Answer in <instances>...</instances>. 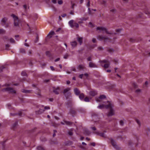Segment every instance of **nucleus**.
<instances>
[{"instance_id": "24", "label": "nucleus", "mask_w": 150, "mask_h": 150, "mask_svg": "<svg viewBox=\"0 0 150 150\" xmlns=\"http://www.w3.org/2000/svg\"><path fill=\"white\" fill-rule=\"evenodd\" d=\"M135 121L137 123L139 127H140L141 125V123L140 121L137 119H135Z\"/></svg>"}, {"instance_id": "16", "label": "nucleus", "mask_w": 150, "mask_h": 150, "mask_svg": "<svg viewBox=\"0 0 150 150\" xmlns=\"http://www.w3.org/2000/svg\"><path fill=\"white\" fill-rule=\"evenodd\" d=\"M74 91L75 94L77 96L79 95L80 93V91L76 88L74 89Z\"/></svg>"}, {"instance_id": "53", "label": "nucleus", "mask_w": 150, "mask_h": 150, "mask_svg": "<svg viewBox=\"0 0 150 150\" xmlns=\"http://www.w3.org/2000/svg\"><path fill=\"white\" fill-rule=\"evenodd\" d=\"M92 41L93 43H96V40L94 38H93L92 39Z\"/></svg>"}, {"instance_id": "21", "label": "nucleus", "mask_w": 150, "mask_h": 150, "mask_svg": "<svg viewBox=\"0 0 150 150\" xmlns=\"http://www.w3.org/2000/svg\"><path fill=\"white\" fill-rule=\"evenodd\" d=\"M71 44L73 47H74L76 45L77 42L76 41H74L71 42Z\"/></svg>"}, {"instance_id": "12", "label": "nucleus", "mask_w": 150, "mask_h": 150, "mask_svg": "<svg viewBox=\"0 0 150 150\" xmlns=\"http://www.w3.org/2000/svg\"><path fill=\"white\" fill-rule=\"evenodd\" d=\"M97 94V92L96 91H90L89 93V95L94 96H96Z\"/></svg>"}, {"instance_id": "23", "label": "nucleus", "mask_w": 150, "mask_h": 150, "mask_svg": "<svg viewBox=\"0 0 150 150\" xmlns=\"http://www.w3.org/2000/svg\"><path fill=\"white\" fill-rule=\"evenodd\" d=\"M78 41L79 42L80 45H81L82 44V38H79L78 39Z\"/></svg>"}, {"instance_id": "19", "label": "nucleus", "mask_w": 150, "mask_h": 150, "mask_svg": "<svg viewBox=\"0 0 150 150\" xmlns=\"http://www.w3.org/2000/svg\"><path fill=\"white\" fill-rule=\"evenodd\" d=\"M54 33V32L53 31H51L49 33L48 35L49 36L50 38H51L52 37V36L53 35Z\"/></svg>"}, {"instance_id": "1", "label": "nucleus", "mask_w": 150, "mask_h": 150, "mask_svg": "<svg viewBox=\"0 0 150 150\" xmlns=\"http://www.w3.org/2000/svg\"><path fill=\"white\" fill-rule=\"evenodd\" d=\"M107 102L108 103V105H105L104 104L102 105H100L98 106V108L100 109H102L104 107L107 109H110V111L108 114V116H112L114 114V111L112 109V107H113V106L108 101H107Z\"/></svg>"}, {"instance_id": "2", "label": "nucleus", "mask_w": 150, "mask_h": 150, "mask_svg": "<svg viewBox=\"0 0 150 150\" xmlns=\"http://www.w3.org/2000/svg\"><path fill=\"white\" fill-rule=\"evenodd\" d=\"M3 92L8 91L12 94H16V92L15 90H14L12 88L8 87L6 88L3 89L2 90Z\"/></svg>"}, {"instance_id": "22", "label": "nucleus", "mask_w": 150, "mask_h": 150, "mask_svg": "<svg viewBox=\"0 0 150 150\" xmlns=\"http://www.w3.org/2000/svg\"><path fill=\"white\" fill-rule=\"evenodd\" d=\"M19 52L22 54H25V51L24 49L23 48H21L19 50Z\"/></svg>"}, {"instance_id": "40", "label": "nucleus", "mask_w": 150, "mask_h": 150, "mask_svg": "<svg viewBox=\"0 0 150 150\" xmlns=\"http://www.w3.org/2000/svg\"><path fill=\"white\" fill-rule=\"evenodd\" d=\"M108 51L110 53H112L114 52V50L112 49H109L108 50Z\"/></svg>"}, {"instance_id": "41", "label": "nucleus", "mask_w": 150, "mask_h": 150, "mask_svg": "<svg viewBox=\"0 0 150 150\" xmlns=\"http://www.w3.org/2000/svg\"><path fill=\"white\" fill-rule=\"evenodd\" d=\"M10 42L11 43H14L15 42V41L12 38H11L10 39Z\"/></svg>"}, {"instance_id": "57", "label": "nucleus", "mask_w": 150, "mask_h": 150, "mask_svg": "<svg viewBox=\"0 0 150 150\" xmlns=\"http://www.w3.org/2000/svg\"><path fill=\"white\" fill-rule=\"evenodd\" d=\"M59 60H60V58H58L54 60V62H57V61H59Z\"/></svg>"}, {"instance_id": "32", "label": "nucleus", "mask_w": 150, "mask_h": 150, "mask_svg": "<svg viewBox=\"0 0 150 150\" xmlns=\"http://www.w3.org/2000/svg\"><path fill=\"white\" fill-rule=\"evenodd\" d=\"M135 92L138 94H140L141 92V90L140 89H137L136 90Z\"/></svg>"}, {"instance_id": "37", "label": "nucleus", "mask_w": 150, "mask_h": 150, "mask_svg": "<svg viewBox=\"0 0 150 150\" xmlns=\"http://www.w3.org/2000/svg\"><path fill=\"white\" fill-rule=\"evenodd\" d=\"M38 150H44L43 148L40 146H39L37 147Z\"/></svg>"}, {"instance_id": "26", "label": "nucleus", "mask_w": 150, "mask_h": 150, "mask_svg": "<svg viewBox=\"0 0 150 150\" xmlns=\"http://www.w3.org/2000/svg\"><path fill=\"white\" fill-rule=\"evenodd\" d=\"M31 91L30 90H28L23 89L22 90V92L23 93H30L31 92Z\"/></svg>"}, {"instance_id": "29", "label": "nucleus", "mask_w": 150, "mask_h": 150, "mask_svg": "<svg viewBox=\"0 0 150 150\" xmlns=\"http://www.w3.org/2000/svg\"><path fill=\"white\" fill-rule=\"evenodd\" d=\"M64 122L65 124L67 125H70L72 124V122L68 121H65Z\"/></svg>"}, {"instance_id": "33", "label": "nucleus", "mask_w": 150, "mask_h": 150, "mask_svg": "<svg viewBox=\"0 0 150 150\" xmlns=\"http://www.w3.org/2000/svg\"><path fill=\"white\" fill-rule=\"evenodd\" d=\"M84 66H78V69H79V71H81L83 70Z\"/></svg>"}, {"instance_id": "59", "label": "nucleus", "mask_w": 150, "mask_h": 150, "mask_svg": "<svg viewBox=\"0 0 150 150\" xmlns=\"http://www.w3.org/2000/svg\"><path fill=\"white\" fill-rule=\"evenodd\" d=\"M145 13L146 14H150V12L148 11H147L145 12Z\"/></svg>"}, {"instance_id": "44", "label": "nucleus", "mask_w": 150, "mask_h": 150, "mask_svg": "<svg viewBox=\"0 0 150 150\" xmlns=\"http://www.w3.org/2000/svg\"><path fill=\"white\" fill-rule=\"evenodd\" d=\"M80 20L82 21H85L87 20V19L86 18L82 17L80 18Z\"/></svg>"}, {"instance_id": "63", "label": "nucleus", "mask_w": 150, "mask_h": 150, "mask_svg": "<svg viewBox=\"0 0 150 150\" xmlns=\"http://www.w3.org/2000/svg\"><path fill=\"white\" fill-rule=\"evenodd\" d=\"M67 16V15L65 13L63 14L62 15V17H64Z\"/></svg>"}, {"instance_id": "4", "label": "nucleus", "mask_w": 150, "mask_h": 150, "mask_svg": "<svg viewBox=\"0 0 150 150\" xmlns=\"http://www.w3.org/2000/svg\"><path fill=\"white\" fill-rule=\"evenodd\" d=\"M74 20H71L68 23L69 26L71 28H73L75 27L76 28H78L79 27V24L76 23H74Z\"/></svg>"}, {"instance_id": "17", "label": "nucleus", "mask_w": 150, "mask_h": 150, "mask_svg": "<svg viewBox=\"0 0 150 150\" xmlns=\"http://www.w3.org/2000/svg\"><path fill=\"white\" fill-rule=\"evenodd\" d=\"M84 97V96L83 93H81L79 95V98L81 100H83Z\"/></svg>"}, {"instance_id": "13", "label": "nucleus", "mask_w": 150, "mask_h": 150, "mask_svg": "<svg viewBox=\"0 0 150 150\" xmlns=\"http://www.w3.org/2000/svg\"><path fill=\"white\" fill-rule=\"evenodd\" d=\"M111 143L112 144V145L113 146V147L117 149L118 148L117 146V145L113 139H111Z\"/></svg>"}, {"instance_id": "50", "label": "nucleus", "mask_w": 150, "mask_h": 150, "mask_svg": "<svg viewBox=\"0 0 150 150\" xmlns=\"http://www.w3.org/2000/svg\"><path fill=\"white\" fill-rule=\"evenodd\" d=\"M91 128L93 131L96 130V128L95 127H92Z\"/></svg>"}, {"instance_id": "38", "label": "nucleus", "mask_w": 150, "mask_h": 150, "mask_svg": "<svg viewBox=\"0 0 150 150\" xmlns=\"http://www.w3.org/2000/svg\"><path fill=\"white\" fill-rule=\"evenodd\" d=\"M18 124V122H15L14 124L12 125V127L13 128H15Z\"/></svg>"}, {"instance_id": "7", "label": "nucleus", "mask_w": 150, "mask_h": 150, "mask_svg": "<svg viewBox=\"0 0 150 150\" xmlns=\"http://www.w3.org/2000/svg\"><path fill=\"white\" fill-rule=\"evenodd\" d=\"M7 20V18L6 17H4L2 18L1 21V24L2 26L6 25V27H8V24L6 23V22Z\"/></svg>"}, {"instance_id": "28", "label": "nucleus", "mask_w": 150, "mask_h": 150, "mask_svg": "<svg viewBox=\"0 0 150 150\" xmlns=\"http://www.w3.org/2000/svg\"><path fill=\"white\" fill-rule=\"evenodd\" d=\"M59 87H57V88L56 90H55L53 91L56 94H59V92L58 91H57V90H59Z\"/></svg>"}, {"instance_id": "47", "label": "nucleus", "mask_w": 150, "mask_h": 150, "mask_svg": "<svg viewBox=\"0 0 150 150\" xmlns=\"http://www.w3.org/2000/svg\"><path fill=\"white\" fill-rule=\"evenodd\" d=\"M143 13H141V14H140L138 16V17L139 18H143Z\"/></svg>"}, {"instance_id": "42", "label": "nucleus", "mask_w": 150, "mask_h": 150, "mask_svg": "<svg viewBox=\"0 0 150 150\" xmlns=\"http://www.w3.org/2000/svg\"><path fill=\"white\" fill-rule=\"evenodd\" d=\"M84 100L86 102H88L89 101L88 98L87 97H86L84 99Z\"/></svg>"}, {"instance_id": "20", "label": "nucleus", "mask_w": 150, "mask_h": 150, "mask_svg": "<svg viewBox=\"0 0 150 150\" xmlns=\"http://www.w3.org/2000/svg\"><path fill=\"white\" fill-rule=\"evenodd\" d=\"M96 133L97 134H98L100 136H101L102 137H105V135L104 133H99L97 132H96Z\"/></svg>"}, {"instance_id": "49", "label": "nucleus", "mask_w": 150, "mask_h": 150, "mask_svg": "<svg viewBox=\"0 0 150 150\" xmlns=\"http://www.w3.org/2000/svg\"><path fill=\"white\" fill-rule=\"evenodd\" d=\"M19 36L18 35H17L15 36V39L17 40H18L19 39H18L17 38L19 37Z\"/></svg>"}, {"instance_id": "35", "label": "nucleus", "mask_w": 150, "mask_h": 150, "mask_svg": "<svg viewBox=\"0 0 150 150\" xmlns=\"http://www.w3.org/2000/svg\"><path fill=\"white\" fill-rule=\"evenodd\" d=\"M5 31L3 29H0V34H2L5 33Z\"/></svg>"}, {"instance_id": "43", "label": "nucleus", "mask_w": 150, "mask_h": 150, "mask_svg": "<svg viewBox=\"0 0 150 150\" xmlns=\"http://www.w3.org/2000/svg\"><path fill=\"white\" fill-rule=\"evenodd\" d=\"M63 3V2L62 1V0H59L58 1V4L59 5L62 4Z\"/></svg>"}, {"instance_id": "36", "label": "nucleus", "mask_w": 150, "mask_h": 150, "mask_svg": "<svg viewBox=\"0 0 150 150\" xmlns=\"http://www.w3.org/2000/svg\"><path fill=\"white\" fill-rule=\"evenodd\" d=\"M120 123L121 125L123 126L124 124V121L123 120H120Z\"/></svg>"}, {"instance_id": "3", "label": "nucleus", "mask_w": 150, "mask_h": 150, "mask_svg": "<svg viewBox=\"0 0 150 150\" xmlns=\"http://www.w3.org/2000/svg\"><path fill=\"white\" fill-rule=\"evenodd\" d=\"M97 30H99L100 32L103 31V33H106L107 34H111L112 33L108 31L107 29L105 28L102 27H98L96 28Z\"/></svg>"}, {"instance_id": "10", "label": "nucleus", "mask_w": 150, "mask_h": 150, "mask_svg": "<svg viewBox=\"0 0 150 150\" xmlns=\"http://www.w3.org/2000/svg\"><path fill=\"white\" fill-rule=\"evenodd\" d=\"M105 98L106 96H105L102 95L100 96L99 98H96V100L97 102H100L102 101L103 99Z\"/></svg>"}, {"instance_id": "39", "label": "nucleus", "mask_w": 150, "mask_h": 150, "mask_svg": "<svg viewBox=\"0 0 150 150\" xmlns=\"http://www.w3.org/2000/svg\"><path fill=\"white\" fill-rule=\"evenodd\" d=\"M17 114H18L19 115H21V113H19L18 114V113H10V115L11 116H14L16 115H17Z\"/></svg>"}, {"instance_id": "5", "label": "nucleus", "mask_w": 150, "mask_h": 150, "mask_svg": "<svg viewBox=\"0 0 150 150\" xmlns=\"http://www.w3.org/2000/svg\"><path fill=\"white\" fill-rule=\"evenodd\" d=\"M71 88H70L67 87L64 89L63 91V93L65 96H69L71 95L70 90Z\"/></svg>"}, {"instance_id": "52", "label": "nucleus", "mask_w": 150, "mask_h": 150, "mask_svg": "<svg viewBox=\"0 0 150 150\" xmlns=\"http://www.w3.org/2000/svg\"><path fill=\"white\" fill-rule=\"evenodd\" d=\"M121 29H117L116 30V31L117 32H121Z\"/></svg>"}, {"instance_id": "56", "label": "nucleus", "mask_w": 150, "mask_h": 150, "mask_svg": "<svg viewBox=\"0 0 150 150\" xmlns=\"http://www.w3.org/2000/svg\"><path fill=\"white\" fill-rule=\"evenodd\" d=\"M83 74H80L79 75V77L81 79H82V77H83Z\"/></svg>"}, {"instance_id": "55", "label": "nucleus", "mask_w": 150, "mask_h": 150, "mask_svg": "<svg viewBox=\"0 0 150 150\" xmlns=\"http://www.w3.org/2000/svg\"><path fill=\"white\" fill-rule=\"evenodd\" d=\"M86 6H87L88 7L90 6V1L89 0L88 1L86 4Z\"/></svg>"}, {"instance_id": "15", "label": "nucleus", "mask_w": 150, "mask_h": 150, "mask_svg": "<svg viewBox=\"0 0 150 150\" xmlns=\"http://www.w3.org/2000/svg\"><path fill=\"white\" fill-rule=\"evenodd\" d=\"M57 67H59V69H57L56 68L54 69V68L53 66H50V68L51 69V70L52 71H54L55 70H56V71H59L60 70V69H62V66H57Z\"/></svg>"}, {"instance_id": "60", "label": "nucleus", "mask_w": 150, "mask_h": 150, "mask_svg": "<svg viewBox=\"0 0 150 150\" xmlns=\"http://www.w3.org/2000/svg\"><path fill=\"white\" fill-rule=\"evenodd\" d=\"M92 117H93V120H95L96 117L98 118V117L97 116H96V117H95L94 115H92Z\"/></svg>"}, {"instance_id": "64", "label": "nucleus", "mask_w": 150, "mask_h": 150, "mask_svg": "<svg viewBox=\"0 0 150 150\" xmlns=\"http://www.w3.org/2000/svg\"><path fill=\"white\" fill-rule=\"evenodd\" d=\"M91 144L93 146H95V144L94 142L91 143Z\"/></svg>"}, {"instance_id": "18", "label": "nucleus", "mask_w": 150, "mask_h": 150, "mask_svg": "<svg viewBox=\"0 0 150 150\" xmlns=\"http://www.w3.org/2000/svg\"><path fill=\"white\" fill-rule=\"evenodd\" d=\"M44 111V110L43 109H40L39 110L36 111V113L38 114H40L42 113Z\"/></svg>"}, {"instance_id": "27", "label": "nucleus", "mask_w": 150, "mask_h": 150, "mask_svg": "<svg viewBox=\"0 0 150 150\" xmlns=\"http://www.w3.org/2000/svg\"><path fill=\"white\" fill-rule=\"evenodd\" d=\"M21 75L23 76H27V74L25 71H22L21 73Z\"/></svg>"}, {"instance_id": "48", "label": "nucleus", "mask_w": 150, "mask_h": 150, "mask_svg": "<svg viewBox=\"0 0 150 150\" xmlns=\"http://www.w3.org/2000/svg\"><path fill=\"white\" fill-rule=\"evenodd\" d=\"M68 134L70 136L72 135L73 134V133L71 131H69L68 132Z\"/></svg>"}, {"instance_id": "25", "label": "nucleus", "mask_w": 150, "mask_h": 150, "mask_svg": "<svg viewBox=\"0 0 150 150\" xmlns=\"http://www.w3.org/2000/svg\"><path fill=\"white\" fill-rule=\"evenodd\" d=\"M132 140L133 142L134 143L137 144L138 141V138L137 137L135 139H133Z\"/></svg>"}, {"instance_id": "8", "label": "nucleus", "mask_w": 150, "mask_h": 150, "mask_svg": "<svg viewBox=\"0 0 150 150\" xmlns=\"http://www.w3.org/2000/svg\"><path fill=\"white\" fill-rule=\"evenodd\" d=\"M98 39L100 40H103L105 41H107L108 40V37H106L105 36H103L102 35H98L97 37Z\"/></svg>"}, {"instance_id": "14", "label": "nucleus", "mask_w": 150, "mask_h": 150, "mask_svg": "<svg viewBox=\"0 0 150 150\" xmlns=\"http://www.w3.org/2000/svg\"><path fill=\"white\" fill-rule=\"evenodd\" d=\"M116 12V11L115 8H113L110 9V13L112 15H113Z\"/></svg>"}, {"instance_id": "30", "label": "nucleus", "mask_w": 150, "mask_h": 150, "mask_svg": "<svg viewBox=\"0 0 150 150\" xmlns=\"http://www.w3.org/2000/svg\"><path fill=\"white\" fill-rule=\"evenodd\" d=\"M10 45H5V49L6 50H10V48H9Z\"/></svg>"}, {"instance_id": "51", "label": "nucleus", "mask_w": 150, "mask_h": 150, "mask_svg": "<svg viewBox=\"0 0 150 150\" xmlns=\"http://www.w3.org/2000/svg\"><path fill=\"white\" fill-rule=\"evenodd\" d=\"M52 2L54 4H55L57 3L56 0H52Z\"/></svg>"}, {"instance_id": "61", "label": "nucleus", "mask_w": 150, "mask_h": 150, "mask_svg": "<svg viewBox=\"0 0 150 150\" xmlns=\"http://www.w3.org/2000/svg\"><path fill=\"white\" fill-rule=\"evenodd\" d=\"M89 26H91V27L93 26V24H92V23L91 22L89 23Z\"/></svg>"}, {"instance_id": "34", "label": "nucleus", "mask_w": 150, "mask_h": 150, "mask_svg": "<svg viewBox=\"0 0 150 150\" xmlns=\"http://www.w3.org/2000/svg\"><path fill=\"white\" fill-rule=\"evenodd\" d=\"M69 56V54H68L67 53V54H65L64 55V58L65 59H67L68 58V57Z\"/></svg>"}, {"instance_id": "9", "label": "nucleus", "mask_w": 150, "mask_h": 150, "mask_svg": "<svg viewBox=\"0 0 150 150\" xmlns=\"http://www.w3.org/2000/svg\"><path fill=\"white\" fill-rule=\"evenodd\" d=\"M8 62L6 63H5L4 66H8L9 65H17L18 64V62L16 61H9V64L8 63Z\"/></svg>"}, {"instance_id": "46", "label": "nucleus", "mask_w": 150, "mask_h": 150, "mask_svg": "<svg viewBox=\"0 0 150 150\" xmlns=\"http://www.w3.org/2000/svg\"><path fill=\"white\" fill-rule=\"evenodd\" d=\"M5 68V67L4 66H0V72H1L2 71V69H3Z\"/></svg>"}, {"instance_id": "45", "label": "nucleus", "mask_w": 150, "mask_h": 150, "mask_svg": "<svg viewBox=\"0 0 150 150\" xmlns=\"http://www.w3.org/2000/svg\"><path fill=\"white\" fill-rule=\"evenodd\" d=\"M39 38L38 36H37L35 40L34 41L35 43H37L38 41Z\"/></svg>"}, {"instance_id": "58", "label": "nucleus", "mask_w": 150, "mask_h": 150, "mask_svg": "<svg viewBox=\"0 0 150 150\" xmlns=\"http://www.w3.org/2000/svg\"><path fill=\"white\" fill-rule=\"evenodd\" d=\"M23 7L25 9H26L27 8V6L26 5H24L23 6Z\"/></svg>"}, {"instance_id": "6", "label": "nucleus", "mask_w": 150, "mask_h": 150, "mask_svg": "<svg viewBox=\"0 0 150 150\" xmlns=\"http://www.w3.org/2000/svg\"><path fill=\"white\" fill-rule=\"evenodd\" d=\"M11 16L13 18L14 25L15 26H17L18 25V19L17 16H16L15 15L12 14L11 15Z\"/></svg>"}, {"instance_id": "62", "label": "nucleus", "mask_w": 150, "mask_h": 150, "mask_svg": "<svg viewBox=\"0 0 150 150\" xmlns=\"http://www.w3.org/2000/svg\"><path fill=\"white\" fill-rule=\"evenodd\" d=\"M70 83V81H69V80H68V81H67V85H69V84Z\"/></svg>"}, {"instance_id": "54", "label": "nucleus", "mask_w": 150, "mask_h": 150, "mask_svg": "<svg viewBox=\"0 0 150 150\" xmlns=\"http://www.w3.org/2000/svg\"><path fill=\"white\" fill-rule=\"evenodd\" d=\"M45 110H48L50 109V108L48 106H45L44 108Z\"/></svg>"}, {"instance_id": "11", "label": "nucleus", "mask_w": 150, "mask_h": 150, "mask_svg": "<svg viewBox=\"0 0 150 150\" xmlns=\"http://www.w3.org/2000/svg\"><path fill=\"white\" fill-rule=\"evenodd\" d=\"M99 62L101 63H104L105 64L103 66H109L110 64H108L109 63L108 61L106 60H103L100 61Z\"/></svg>"}, {"instance_id": "31", "label": "nucleus", "mask_w": 150, "mask_h": 150, "mask_svg": "<svg viewBox=\"0 0 150 150\" xmlns=\"http://www.w3.org/2000/svg\"><path fill=\"white\" fill-rule=\"evenodd\" d=\"M35 93L39 96H41L40 92V90L38 89H37V91L35 92Z\"/></svg>"}]
</instances>
